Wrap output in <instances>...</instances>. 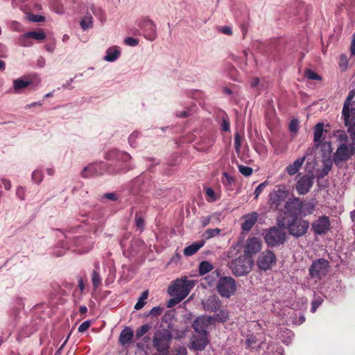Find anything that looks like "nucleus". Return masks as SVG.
<instances>
[{
  "mask_svg": "<svg viewBox=\"0 0 355 355\" xmlns=\"http://www.w3.org/2000/svg\"><path fill=\"white\" fill-rule=\"evenodd\" d=\"M254 266L252 257L243 254L232 260L228 267L236 276H243L248 274Z\"/></svg>",
  "mask_w": 355,
  "mask_h": 355,
  "instance_id": "nucleus-1",
  "label": "nucleus"
},
{
  "mask_svg": "<svg viewBox=\"0 0 355 355\" xmlns=\"http://www.w3.org/2000/svg\"><path fill=\"white\" fill-rule=\"evenodd\" d=\"M355 154V141L350 144H339L336 152L333 154L334 164L341 168Z\"/></svg>",
  "mask_w": 355,
  "mask_h": 355,
  "instance_id": "nucleus-2",
  "label": "nucleus"
},
{
  "mask_svg": "<svg viewBox=\"0 0 355 355\" xmlns=\"http://www.w3.org/2000/svg\"><path fill=\"white\" fill-rule=\"evenodd\" d=\"M309 228V222L297 216L286 220V229L290 235L295 238L304 236Z\"/></svg>",
  "mask_w": 355,
  "mask_h": 355,
  "instance_id": "nucleus-3",
  "label": "nucleus"
},
{
  "mask_svg": "<svg viewBox=\"0 0 355 355\" xmlns=\"http://www.w3.org/2000/svg\"><path fill=\"white\" fill-rule=\"evenodd\" d=\"M193 286V282L188 280L187 277L178 279L168 288V293L170 295H178L185 299Z\"/></svg>",
  "mask_w": 355,
  "mask_h": 355,
  "instance_id": "nucleus-4",
  "label": "nucleus"
},
{
  "mask_svg": "<svg viewBox=\"0 0 355 355\" xmlns=\"http://www.w3.org/2000/svg\"><path fill=\"white\" fill-rule=\"evenodd\" d=\"M172 339L171 333L166 329H161L155 332L153 337V345L161 353L168 352Z\"/></svg>",
  "mask_w": 355,
  "mask_h": 355,
  "instance_id": "nucleus-5",
  "label": "nucleus"
},
{
  "mask_svg": "<svg viewBox=\"0 0 355 355\" xmlns=\"http://www.w3.org/2000/svg\"><path fill=\"white\" fill-rule=\"evenodd\" d=\"M329 267V261L324 259H318L314 261L309 268V274L316 282L324 277Z\"/></svg>",
  "mask_w": 355,
  "mask_h": 355,
  "instance_id": "nucleus-6",
  "label": "nucleus"
},
{
  "mask_svg": "<svg viewBox=\"0 0 355 355\" xmlns=\"http://www.w3.org/2000/svg\"><path fill=\"white\" fill-rule=\"evenodd\" d=\"M289 195L288 191L278 188L277 190H273L269 194L268 203L270 207L274 210L283 211L284 207L282 203L288 198Z\"/></svg>",
  "mask_w": 355,
  "mask_h": 355,
  "instance_id": "nucleus-7",
  "label": "nucleus"
},
{
  "mask_svg": "<svg viewBox=\"0 0 355 355\" xmlns=\"http://www.w3.org/2000/svg\"><path fill=\"white\" fill-rule=\"evenodd\" d=\"M216 288L222 297L228 298L234 294L236 290L235 280L231 277H222L218 282Z\"/></svg>",
  "mask_w": 355,
  "mask_h": 355,
  "instance_id": "nucleus-8",
  "label": "nucleus"
},
{
  "mask_svg": "<svg viewBox=\"0 0 355 355\" xmlns=\"http://www.w3.org/2000/svg\"><path fill=\"white\" fill-rule=\"evenodd\" d=\"M264 239L268 245L277 246L284 243L286 239V233L279 227H272L267 231Z\"/></svg>",
  "mask_w": 355,
  "mask_h": 355,
  "instance_id": "nucleus-9",
  "label": "nucleus"
},
{
  "mask_svg": "<svg viewBox=\"0 0 355 355\" xmlns=\"http://www.w3.org/2000/svg\"><path fill=\"white\" fill-rule=\"evenodd\" d=\"M330 230V219L325 215L318 216L311 223V230L315 235H325Z\"/></svg>",
  "mask_w": 355,
  "mask_h": 355,
  "instance_id": "nucleus-10",
  "label": "nucleus"
},
{
  "mask_svg": "<svg viewBox=\"0 0 355 355\" xmlns=\"http://www.w3.org/2000/svg\"><path fill=\"white\" fill-rule=\"evenodd\" d=\"M276 256L273 252L266 250L260 254L257 259V266L261 270H268L276 263Z\"/></svg>",
  "mask_w": 355,
  "mask_h": 355,
  "instance_id": "nucleus-11",
  "label": "nucleus"
},
{
  "mask_svg": "<svg viewBox=\"0 0 355 355\" xmlns=\"http://www.w3.org/2000/svg\"><path fill=\"white\" fill-rule=\"evenodd\" d=\"M282 211L290 216L291 218L294 217V216H300V198L297 197L288 198L284 205Z\"/></svg>",
  "mask_w": 355,
  "mask_h": 355,
  "instance_id": "nucleus-12",
  "label": "nucleus"
},
{
  "mask_svg": "<svg viewBox=\"0 0 355 355\" xmlns=\"http://www.w3.org/2000/svg\"><path fill=\"white\" fill-rule=\"evenodd\" d=\"M314 177L305 175L301 177L296 182L295 189L299 195H305L309 192L313 185Z\"/></svg>",
  "mask_w": 355,
  "mask_h": 355,
  "instance_id": "nucleus-13",
  "label": "nucleus"
},
{
  "mask_svg": "<svg viewBox=\"0 0 355 355\" xmlns=\"http://www.w3.org/2000/svg\"><path fill=\"white\" fill-rule=\"evenodd\" d=\"M211 316H203L197 318L192 324L194 331L198 334L208 335L207 328L213 324Z\"/></svg>",
  "mask_w": 355,
  "mask_h": 355,
  "instance_id": "nucleus-14",
  "label": "nucleus"
},
{
  "mask_svg": "<svg viewBox=\"0 0 355 355\" xmlns=\"http://www.w3.org/2000/svg\"><path fill=\"white\" fill-rule=\"evenodd\" d=\"M262 241L258 237L249 238L245 243L244 248V254L252 256L259 252L261 249Z\"/></svg>",
  "mask_w": 355,
  "mask_h": 355,
  "instance_id": "nucleus-15",
  "label": "nucleus"
},
{
  "mask_svg": "<svg viewBox=\"0 0 355 355\" xmlns=\"http://www.w3.org/2000/svg\"><path fill=\"white\" fill-rule=\"evenodd\" d=\"M141 28L144 30V36L147 40L150 41L155 40L157 37L156 26L151 19H144L141 24Z\"/></svg>",
  "mask_w": 355,
  "mask_h": 355,
  "instance_id": "nucleus-16",
  "label": "nucleus"
},
{
  "mask_svg": "<svg viewBox=\"0 0 355 355\" xmlns=\"http://www.w3.org/2000/svg\"><path fill=\"white\" fill-rule=\"evenodd\" d=\"M318 205V201L315 198L309 200L300 199V216H306L313 214Z\"/></svg>",
  "mask_w": 355,
  "mask_h": 355,
  "instance_id": "nucleus-17",
  "label": "nucleus"
},
{
  "mask_svg": "<svg viewBox=\"0 0 355 355\" xmlns=\"http://www.w3.org/2000/svg\"><path fill=\"white\" fill-rule=\"evenodd\" d=\"M105 158L107 160H116L127 162L130 161L132 157L130 155L126 152L112 149L105 154Z\"/></svg>",
  "mask_w": 355,
  "mask_h": 355,
  "instance_id": "nucleus-18",
  "label": "nucleus"
},
{
  "mask_svg": "<svg viewBox=\"0 0 355 355\" xmlns=\"http://www.w3.org/2000/svg\"><path fill=\"white\" fill-rule=\"evenodd\" d=\"M202 304L205 310L209 312L216 313L222 306L220 300L216 295L209 296Z\"/></svg>",
  "mask_w": 355,
  "mask_h": 355,
  "instance_id": "nucleus-19",
  "label": "nucleus"
},
{
  "mask_svg": "<svg viewBox=\"0 0 355 355\" xmlns=\"http://www.w3.org/2000/svg\"><path fill=\"white\" fill-rule=\"evenodd\" d=\"M208 343L209 340L207 338V335H193L191 338V348H193L194 350L202 351L206 347Z\"/></svg>",
  "mask_w": 355,
  "mask_h": 355,
  "instance_id": "nucleus-20",
  "label": "nucleus"
},
{
  "mask_svg": "<svg viewBox=\"0 0 355 355\" xmlns=\"http://www.w3.org/2000/svg\"><path fill=\"white\" fill-rule=\"evenodd\" d=\"M258 216L259 215L257 212H252L243 216L242 219L243 222L241 225L242 230L245 232H249L257 223Z\"/></svg>",
  "mask_w": 355,
  "mask_h": 355,
  "instance_id": "nucleus-21",
  "label": "nucleus"
},
{
  "mask_svg": "<svg viewBox=\"0 0 355 355\" xmlns=\"http://www.w3.org/2000/svg\"><path fill=\"white\" fill-rule=\"evenodd\" d=\"M101 174V164H90L85 166L81 172V176L84 178H88Z\"/></svg>",
  "mask_w": 355,
  "mask_h": 355,
  "instance_id": "nucleus-22",
  "label": "nucleus"
},
{
  "mask_svg": "<svg viewBox=\"0 0 355 355\" xmlns=\"http://www.w3.org/2000/svg\"><path fill=\"white\" fill-rule=\"evenodd\" d=\"M354 96H355V92L354 91H351L349 93V94L345 101L344 105H343L342 114H343V118L344 122L346 124H347V122L349 121L351 102H352V99L354 98Z\"/></svg>",
  "mask_w": 355,
  "mask_h": 355,
  "instance_id": "nucleus-23",
  "label": "nucleus"
},
{
  "mask_svg": "<svg viewBox=\"0 0 355 355\" xmlns=\"http://www.w3.org/2000/svg\"><path fill=\"white\" fill-rule=\"evenodd\" d=\"M133 336V331L130 327H125L121 331L119 341L121 345L125 346L132 343Z\"/></svg>",
  "mask_w": 355,
  "mask_h": 355,
  "instance_id": "nucleus-24",
  "label": "nucleus"
},
{
  "mask_svg": "<svg viewBox=\"0 0 355 355\" xmlns=\"http://www.w3.org/2000/svg\"><path fill=\"white\" fill-rule=\"evenodd\" d=\"M306 159V155H304L302 157L297 159L293 164H289L288 166H286V171L287 172V173L291 176L296 174L298 172L299 169L302 167Z\"/></svg>",
  "mask_w": 355,
  "mask_h": 355,
  "instance_id": "nucleus-25",
  "label": "nucleus"
},
{
  "mask_svg": "<svg viewBox=\"0 0 355 355\" xmlns=\"http://www.w3.org/2000/svg\"><path fill=\"white\" fill-rule=\"evenodd\" d=\"M205 240H201L194 242L184 249V254L186 257H190L196 253L202 247L204 246Z\"/></svg>",
  "mask_w": 355,
  "mask_h": 355,
  "instance_id": "nucleus-26",
  "label": "nucleus"
},
{
  "mask_svg": "<svg viewBox=\"0 0 355 355\" xmlns=\"http://www.w3.org/2000/svg\"><path fill=\"white\" fill-rule=\"evenodd\" d=\"M314 131V143L315 146L318 148L322 141V137L324 132V123H317L313 129Z\"/></svg>",
  "mask_w": 355,
  "mask_h": 355,
  "instance_id": "nucleus-27",
  "label": "nucleus"
},
{
  "mask_svg": "<svg viewBox=\"0 0 355 355\" xmlns=\"http://www.w3.org/2000/svg\"><path fill=\"white\" fill-rule=\"evenodd\" d=\"M322 169L320 173V178H324L327 176L329 171L331 170L333 166V158L331 157H327V158H322Z\"/></svg>",
  "mask_w": 355,
  "mask_h": 355,
  "instance_id": "nucleus-28",
  "label": "nucleus"
},
{
  "mask_svg": "<svg viewBox=\"0 0 355 355\" xmlns=\"http://www.w3.org/2000/svg\"><path fill=\"white\" fill-rule=\"evenodd\" d=\"M215 315L211 316L212 324L215 322H225L229 320V311L227 309H220Z\"/></svg>",
  "mask_w": 355,
  "mask_h": 355,
  "instance_id": "nucleus-29",
  "label": "nucleus"
},
{
  "mask_svg": "<svg viewBox=\"0 0 355 355\" xmlns=\"http://www.w3.org/2000/svg\"><path fill=\"white\" fill-rule=\"evenodd\" d=\"M121 51L117 48H110L106 51L105 60L107 62L115 61L120 55Z\"/></svg>",
  "mask_w": 355,
  "mask_h": 355,
  "instance_id": "nucleus-30",
  "label": "nucleus"
},
{
  "mask_svg": "<svg viewBox=\"0 0 355 355\" xmlns=\"http://www.w3.org/2000/svg\"><path fill=\"white\" fill-rule=\"evenodd\" d=\"M319 146H320L321 148L322 158L331 157L332 148L329 141L320 143Z\"/></svg>",
  "mask_w": 355,
  "mask_h": 355,
  "instance_id": "nucleus-31",
  "label": "nucleus"
},
{
  "mask_svg": "<svg viewBox=\"0 0 355 355\" xmlns=\"http://www.w3.org/2000/svg\"><path fill=\"white\" fill-rule=\"evenodd\" d=\"M31 83L30 81L24 80L22 78H17L13 81V88L16 92H19L20 90L29 86Z\"/></svg>",
  "mask_w": 355,
  "mask_h": 355,
  "instance_id": "nucleus-32",
  "label": "nucleus"
},
{
  "mask_svg": "<svg viewBox=\"0 0 355 355\" xmlns=\"http://www.w3.org/2000/svg\"><path fill=\"white\" fill-rule=\"evenodd\" d=\"M345 125L348 127L347 132L349 133L352 142H355V117H351L349 115L347 124Z\"/></svg>",
  "mask_w": 355,
  "mask_h": 355,
  "instance_id": "nucleus-33",
  "label": "nucleus"
},
{
  "mask_svg": "<svg viewBox=\"0 0 355 355\" xmlns=\"http://www.w3.org/2000/svg\"><path fill=\"white\" fill-rule=\"evenodd\" d=\"M214 268L213 265L207 261H202L199 264V273L201 275H205L211 272Z\"/></svg>",
  "mask_w": 355,
  "mask_h": 355,
  "instance_id": "nucleus-34",
  "label": "nucleus"
},
{
  "mask_svg": "<svg viewBox=\"0 0 355 355\" xmlns=\"http://www.w3.org/2000/svg\"><path fill=\"white\" fill-rule=\"evenodd\" d=\"M25 37L37 41H42L46 38V34L42 31H29L25 33Z\"/></svg>",
  "mask_w": 355,
  "mask_h": 355,
  "instance_id": "nucleus-35",
  "label": "nucleus"
},
{
  "mask_svg": "<svg viewBox=\"0 0 355 355\" xmlns=\"http://www.w3.org/2000/svg\"><path fill=\"white\" fill-rule=\"evenodd\" d=\"M91 10L93 14L98 17L101 21L104 22L106 20L105 12L101 8L92 5Z\"/></svg>",
  "mask_w": 355,
  "mask_h": 355,
  "instance_id": "nucleus-36",
  "label": "nucleus"
},
{
  "mask_svg": "<svg viewBox=\"0 0 355 355\" xmlns=\"http://www.w3.org/2000/svg\"><path fill=\"white\" fill-rule=\"evenodd\" d=\"M220 230L218 228H214V229H207L205 231V232L202 234V237L205 239H210L216 236H218L220 233Z\"/></svg>",
  "mask_w": 355,
  "mask_h": 355,
  "instance_id": "nucleus-37",
  "label": "nucleus"
},
{
  "mask_svg": "<svg viewBox=\"0 0 355 355\" xmlns=\"http://www.w3.org/2000/svg\"><path fill=\"white\" fill-rule=\"evenodd\" d=\"M222 182L225 187H231L235 182V178L227 172L223 173Z\"/></svg>",
  "mask_w": 355,
  "mask_h": 355,
  "instance_id": "nucleus-38",
  "label": "nucleus"
},
{
  "mask_svg": "<svg viewBox=\"0 0 355 355\" xmlns=\"http://www.w3.org/2000/svg\"><path fill=\"white\" fill-rule=\"evenodd\" d=\"M92 282L94 289L98 288L101 285V277L96 270H94L92 273Z\"/></svg>",
  "mask_w": 355,
  "mask_h": 355,
  "instance_id": "nucleus-39",
  "label": "nucleus"
},
{
  "mask_svg": "<svg viewBox=\"0 0 355 355\" xmlns=\"http://www.w3.org/2000/svg\"><path fill=\"white\" fill-rule=\"evenodd\" d=\"M150 325L148 324H145L141 327H139L136 331L135 337L136 339L138 340L141 337H142L145 334H146L150 329Z\"/></svg>",
  "mask_w": 355,
  "mask_h": 355,
  "instance_id": "nucleus-40",
  "label": "nucleus"
},
{
  "mask_svg": "<svg viewBox=\"0 0 355 355\" xmlns=\"http://www.w3.org/2000/svg\"><path fill=\"white\" fill-rule=\"evenodd\" d=\"M304 76L309 80H321L322 77L310 69L305 70Z\"/></svg>",
  "mask_w": 355,
  "mask_h": 355,
  "instance_id": "nucleus-41",
  "label": "nucleus"
},
{
  "mask_svg": "<svg viewBox=\"0 0 355 355\" xmlns=\"http://www.w3.org/2000/svg\"><path fill=\"white\" fill-rule=\"evenodd\" d=\"M80 26L83 29L87 30L92 26V17H85L80 21Z\"/></svg>",
  "mask_w": 355,
  "mask_h": 355,
  "instance_id": "nucleus-42",
  "label": "nucleus"
},
{
  "mask_svg": "<svg viewBox=\"0 0 355 355\" xmlns=\"http://www.w3.org/2000/svg\"><path fill=\"white\" fill-rule=\"evenodd\" d=\"M239 171L242 175H243L245 177L251 175L253 172V169L251 167L243 165L239 166Z\"/></svg>",
  "mask_w": 355,
  "mask_h": 355,
  "instance_id": "nucleus-43",
  "label": "nucleus"
},
{
  "mask_svg": "<svg viewBox=\"0 0 355 355\" xmlns=\"http://www.w3.org/2000/svg\"><path fill=\"white\" fill-rule=\"evenodd\" d=\"M205 192L206 196L209 198L207 199V201L209 202H215L217 200V198L216 196V193L213 189L211 188H206L205 189Z\"/></svg>",
  "mask_w": 355,
  "mask_h": 355,
  "instance_id": "nucleus-44",
  "label": "nucleus"
},
{
  "mask_svg": "<svg viewBox=\"0 0 355 355\" xmlns=\"http://www.w3.org/2000/svg\"><path fill=\"white\" fill-rule=\"evenodd\" d=\"M173 297L170 299L167 302V307L172 308L175 306L176 304L182 302L184 299L178 295H172Z\"/></svg>",
  "mask_w": 355,
  "mask_h": 355,
  "instance_id": "nucleus-45",
  "label": "nucleus"
},
{
  "mask_svg": "<svg viewBox=\"0 0 355 355\" xmlns=\"http://www.w3.org/2000/svg\"><path fill=\"white\" fill-rule=\"evenodd\" d=\"M268 184V182L266 181L259 184L257 188L254 190V199H257L259 196V195L262 193L266 185Z\"/></svg>",
  "mask_w": 355,
  "mask_h": 355,
  "instance_id": "nucleus-46",
  "label": "nucleus"
},
{
  "mask_svg": "<svg viewBox=\"0 0 355 355\" xmlns=\"http://www.w3.org/2000/svg\"><path fill=\"white\" fill-rule=\"evenodd\" d=\"M32 180L33 182L39 184L43 180V174L40 171H34L32 173Z\"/></svg>",
  "mask_w": 355,
  "mask_h": 355,
  "instance_id": "nucleus-47",
  "label": "nucleus"
},
{
  "mask_svg": "<svg viewBox=\"0 0 355 355\" xmlns=\"http://www.w3.org/2000/svg\"><path fill=\"white\" fill-rule=\"evenodd\" d=\"M323 302V299L321 297H318L314 299L311 302V311L312 313H314L316 309L321 305Z\"/></svg>",
  "mask_w": 355,
  "mask_h": 355,
  "instance_id": "nucleus-48",
  "label": "nucleus"
},
{
  "mask_svg": "<svg viewBox=\"0 0 355 355\" xmlns=\"http://www.w3.org/2000/svg\"><path fill=\"white\" fill-rule=\"evenodd\" d=\"M28 19L31 21L41 22L44 21V17L39 15L29 14Z\"/></svg>",
  "mask_w": 355,
  "mask_h": 355,
  "instance_id": "nucleus-49",
  "label": "nucleus"
},
{
  "mask_svg": "<svg viewBox=\"0 0 355 355\" xmlns=\"http://www.w3.org/2000/svg\"><path fill=\"white\" fill-rule=\"evenodd\" d=\"M187 350L184 346H178L173 351V355H187Z\"/></svg>",
  "mask_w": 355,
  "mask_h": 355,
  "instance_id": "nucleus-50",
  "label": "nucleus"
},
{
  "mask_svg": "<svg viewBox=\"0 0 355 355\" xmlns=\"http://www.w3.org/2000/svg\"><path fill=\"white\" fill-rule=\"evenodd\" d=\"M338 141L339 144H350L351 142L349 141L348 135L343 131L338 135Z\"/></svg>",
  "mask_w": 355,
  "mask_h": 355,
  "instance_id": "nucleus-51",
  "label": "nucleus"
},
{
  "mask_svg": "<svg viewBox=\"0 0 355 355\" xmlns=\"http://www.w3.org/2000/svg\"><path fill=\"white\" fill-rule=\"evenodd\" d=\"M124 43L126 45H128L130 46H135L139 44V40L134 38V37H128L124 40Z\"/></svg>",
  "mask_w": 355,
  "mask_h": 355,
  "instance_id": "nucleus-52",
  "label": "nucleus"
},
{
  "mask_svg": "<svg viewBox=\"0 0 355 355\" xmlns=\"http://www.w3.org/2000/svg\"><path fill=\"white\" fill-rule=\"evenodd\" d=\"M245 343H246V345L248 347L253 348L254 345H255L257 343L256 337L252 335L248 336V338L246 339Z\"/></svg>",
  "mask_w": 355,
  "mask_h": 355,
  "instance_id": "nucleus-53",
  "label": "nucleus"
},
{
  "mask_svg": "<svg viewBox=\"0 0 355 355\" xmlns=\"http://www.w3.org/2000/svg\"><path fill=\"white\" fill-rule=\"evenodd\" d=\"M139 133L138 132H133L128 137V141L131 146H135V141L138 138Z\"/></svg>",
  "mask_w": 355,
  "mask_h": 355,
  "instance_id": "nucleus-54",
  "label": "nucleus"
},
{
  "mask_svg": "<svg viewBox=\"0 0 355 355\" xmlns=\"http://www.w3.org/2000/svg\"><path fill=\"white\" fill-rule=\"evenodd\" d=\"M29 37H25V33L20 38V44L22 46H30L32 45V42L29 40Z\"/></svg>",
  "mask_w": 355,
  "mask_h": 355,
  "instance_id": "nucleus-55",
  "label": "nucleus"
},
{
  "mask_svg": "<svg viewBox=\"0 0 355 355\" xmlns=\"http://www.w3.org/2000/svg\"><path fill=\"white\" fill-rule=\"evenodd\" d=\"M91 322L89 320L84 321L78 327L79 332H84L89 329L90 327Z\"/></svg>",
  "mask_w": 355,
  "mask_h": 355,
  "instance_id": "nucleus-56",
  "label": "nucleus"
},
{
  "mask_svg": "<svg viewBox=\"0 0 355 355\" xmlns=\"http://www.w3.org/2000/svg\"><path fill=\"white\" fill-rule=\"evenodd\" d=\"M135 223L137 227L140 229H143L144 227V220L138 215V214H136L135 215Z\"/></svg>",
  "mask_w": 355,
  "mask_h": 355,
  "instance_id": "nucleus-57",
  "label": "nucleus"
},
{
  "mask_svg": "<svg viewBox=\"0 0 355 355\" xmlns=\"http://www.w3.org/2000/svg\"><path fill=\"white\" fill-rule=\"evenodd\" d=\"M103 197L106 199H108V200H110L112 201H116L119 198V196L116 193H106L104 194Z\"/></svg>",
  "mask_w": 355,
  "mask_h": 355,
  "instance_id": "nucleus-58",
  "label": "nucleus"
},
{
  "mask_svg": "<svg viewBox=\"0 0 355 355\" xmlns=\"http://www.w3.org/2000/svg\"><path fill=\"white\" fill-rule=\"evenodd\" d=\"M241 138L239 134H236L234 137V148L236 151H239L241 148Z\"/></svg>",
  "mask_w": 355,
  "mask_h": 355,
  "instance_id": "nucleus-59",
  "label": "nucleus"
},
{
  "mask_svg": "<svg viewBox=\"0 0 355 355\" xmlns=\"http://www.w3.org/2000/svg\"><path fill=\"white\" fill-rule=\"evenodd\" d=\"M221 129L223 131L227 132L230 130V125L229 121L223 119L221 124Z\"/></svg>",
  "mask_w": 355,
  "mask_h": 355,
  "instance_id": "nucleus-60",
  "label": "nucleus"
},
{
  "mask_svg": "<svg viewBox=\"0 0 355 355\" xmlns=\"http://www.w3.org/2000/svg\"><path fill=\"white\" fill-rule=\"evenodd\" d=\"M298 128V121L297 120H293L291 121L290 125H289V130L291 132H297Z\"/></svg>",
  "mask_w": 355,
  "mask_h": 355,
  "instance_id": "nucleus-61",
  "label": "nucleus"
},
{
  "mask_svg": "<svg viewBox=\"0 0 355 355\" xmlns=\"http://www.w3.org/2000/svg\"><path fill=\"white\" fill-rule=\"evenodd\" d=\"M162 312V309L159 307V306H156V307H153L150 312V314L151 315H153V316H156V315H159Z\"/></svg>",
  "mask_w": 355,
  "mask_h": 355,
  "instance_id": "nucleus-62",
  "label": "nucleus"
},
{
  "mask_svg": "<svg viewBox=\"0 0 355 355\" xmlns=\"http://www.w3.org/2000/svg\"><path fill=\"white\" fill-rule=\"evenodd\" d=\"M347 57L345 55H341L340 56V62H339V65L340 67H347Z\"/></svg>",
  "mask_w": 355,
  "mask_h": 355,
  "instance_id": "nucleus-63",
  "label": "nucleus"
},
{
  "mask_svg": "<svg viewBox=\"0 0 355 355\" xmlns=\"http://www.w3.org/2000/svg\"><path fill=\"white\" fill-rule=\"evenodd\" d=\"M350 51L352 55H355V33L353 35V39L350 46Z\"/></svg>",
  "mask_w": 355,
  "mask_h": 355,
  "instance_id": "nucleus-64",
  "label": "nucleus"
}]
</instances>
